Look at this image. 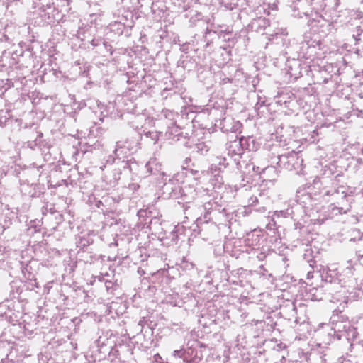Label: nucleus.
<instances>
[{"label":"nucleus","mask_w":363,"mask_h":363,"mask_svg":"<svg viewBox=\"0 0 363 363\" xmlns=\"http://www.w3.org/2000/svg\"><path fill=\"white\" fill-rule=\"evenodd\" d=\"M181 354H182V350H174V353H173L174 357H182Z\"/></svg>","instance_id":"obj_1"}]
</instances>
